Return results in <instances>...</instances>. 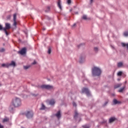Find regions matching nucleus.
<instances>
[{
  "mask_svg": "<svg viewBox=\"0 0 128 128\" xmlns=\"http://www.w3.org/2000/svg\"><path fill=\"white\" fill-rule=\"evenodd\" d=\"M102 74V70L98 67L92 68V76H100Z\"/></svg>",
  "mask_w": 128,
  "mask_h": 128,
  "instance_id": "1",
  "label": "nucleus"
},
{
  "mask_svg": "<svg viewBox=\"0 0 128 128\" xmlns=\"http://www.w3.org/2000/svg\"><path fill=\"white\" fill-rule=\"evenodd\" d=\"M12 104L14 108H18L22 106V100L20 98H16L12 102Z\"/></svg>",
  "mask_w": 128,
  "mask_h": 128,
  "instance_id": "2",
  "label": "nucleus"
},
{
  "mask_svg": "<svg viewBox=\"0 0 128 128\" xmlns=\"http://www.w3.org/2000/svg\"><path fill=\"white\" fill-rule=\"evenodd\" d=\"M40 88L45 90H54V86L50 85L43 84L40 86Z\"/></svg>",
  "mask_w": 128,
  "mask_h": 128,
  "instance_id": "3",
  "label": "nucleus"
},
{
  "mask_svg": "<svg viewBox=\"0 0 128 128\" xmlns=\"http://www.w3.org/2000/svg\"><path fill=\"white\" fill-rule=\"evenodd\" d=\"M27 118H32L34 116V112L32 111H28L25 113Z\"/></svg>",
  "mask_w": 128,
  "mask_h": 128,
  "instance_id": "4",
  "label": "nucleus"
},
{
  "mask_svg": "<svg viewBox=\"0 0 128 128\" xmlns=\"http://www.w3.org/2000/svg\"><path fill=\"white\" fill-rule=\"evenodd\" d=\"M13 26H14V28H16V24H18V23L16 22V14H14L13 15Z\"/></svg>",
  "mask_w": 128,
  "mask_h": 128,
  "instance_id": "5",
  "label": "nucleus"
},
{
  "mask_svg": "<svg viewBox=\"0 0 128 128\" xmlns=\"http://www.w3.org/2000/svg\"><path fill=\"white\" fill-rule=\"evenodd\" d=\"M82 92H85L87 96H90V90L88 88H83L82 89Z\"/></svg>",
  "mask_w": 128,
  "mask_h": 128,
  "instance_id": "6",
  "label": "nucleus"
},
{
  "mask_svg": "<svg viewBox=\"0 0 128 128\" xmlns=\"http://www.w3.org/2000/svg\"><path fill=\"white\" fill-rule=\"evenodd\" d=\"M18 54H20L22 56L26 54V48H23L20 51H18Z\"/></svg>",
  "mask_w": 128,
  "mask_h": 128,
  "instance_id": "7",
  "label": "nucleus"
},
{
  "mask_svg": "<svg viewBox=\"0 0 128 128\" xmlns=\"http://www.w3.org/2000/svg\"><path fill=\"white\" fill-rule=\"evenodd\" d=\"M10 23H6L5 24V28H4V30H10Z\"/></svg>",
  "mask_w": 128,
  "mask_h": 128,
  "instance_id": "8",
  "label": "nucleus"
},
{
  "mask_svg": "<svg viewBox=\"0 0 128 128\" xmlns=\"http://www.w3.org/2000/svg\"><path fill=\"white\" fill-rule=\"evenodd\" d=\"M56 116L58 118V120H60V117L62 116V114H60V111H58V112L55 114Z\"/></svg>",
  "mask_w": 128,
  "mask_h": 128,
  "instance_id": "9",
  "label": "nucleus"
},
{
  "mask_svg": "<svg viewBox=\"0 0 128 128\" xmlns=\"http://www.w3.org/2000/svg\"><path fill=\"white\" fill-rule=\"evenodd\" d=\"M56 104V102L54 101V100L52 99L49 100V104L50 106H54Z\"/></svg>",
  "mask_w": 128,
  "mask_h": 128,
  "instance_id": "10",
  "label": "nucleus"
},
{
  "mask_svg": "<svg viewBox=\"0 0 128 128\" xmlns=\"http://www.w3.org/2000/svg\"><path fill=\"white\" fill-rule=\"evenodd\" d=\"M14 105H11L9 108V110L10 112H14Z\"/></svg>",
  "mask_w": 128,
  "mask_h": 128,
  "instance_id": "11",
  "label": "nucleus"
},
{
  "mask_svg": "<svg viewBox=\"0 0 128 128\" xmlns=\"http://www.w3.org/2000/svg\"><path fill=\"white\" fill-rule=\"evenodd\" d=\"M62 2L60 0H58V6L59 8L60 9L62 10Z\"/></svg>",
  "mask_w": 128,
  "mask_h": 128,
  "instance_id": "12",
  "label": "nucleus"
},
{
  "mask_svg": "<svg viewBox=\"0 0 128 128\" xmlns=\"http://www.w3.org/2000/svg\"><path fill=\"white\" fill-rule=\"evenodd\" d=\"M2 68H10V65L8 63L7 64H2Z\"/></svg>",
  "mask_w": 128,
  "mask_h": 128,
  "instance_id": "13",
  "label": "nucleus"
},
{
  "mask_svg": "<svg viewBox=\"0 0 128 128\" xmlns=\"http://www.w3.org/2000/svg\"><path fill=\"white\" fill-rule=\"evenodd\" d=\"M121 44L123 48H126V46L127 50H128V44H125L124 42H122Z\"/></svg>",
  "mask_w": 128,
  "mask_h": 128,
  "instance_id": "14",
  "label": "nucleus"
},
{
  "mask_svg": "<svg viewBox=\"0 0 128 128\" xmlns=\"http://www.w3.org/2000/svg\"><path fill=\"white\" fill-rule=\"evenodd\" d=\"M9 66H16V62L12 61L10 64H8Z\"/></svg>",
  "mask_w": 128,
  "mask_h": 128,
  "instance_id": "15",
  "label": "nucleus"
},
{
  "mask_svg": "<svg viewBox=\"0 0 128 128\" xmlns=\"http://www.w3.org/2000/svg\"><path fill=\"white\" fill-rule=\"evenodd\" d=\"M124 63L122 62H118L117 64L118 68H122V66H123Z\"/></svg>",
  "mask_w": 128,
  "mask_h": 128,
  "instance_id": "16",
  "label": "nucleus"
},
{
  "mask_svg": "<svg viewBox=\"0 0 128 128\" xmlns=\"http://www.w3.org/2000/svg\"><path fill=\"white\" fill-rule=\"evenodd\" d=\"M113 104H120V102L119 101H118V100H116V99H114L113 100Z\"/></svg>",
  "mask_w": 128,
  "mask_h": 128,
  "instance_id": "17",
  "label": "nucleus"
},
{
  "mask_svg": "<svg viewBox=\"0 0 128 128\" xmlns=\"http://www.w3.org/2000/svg\"><path fill=\"white\" fill-rule=\"evenodd\" d=\"M120 86H122V84H117L114 86V88H118Z\"/></svg>",
  "mask_w": 128,
  "mask_h": 128,
  "instance_id": "18",
  "label": "nucleus"
},
{
  "mask_svg": "<svg viewBox=\"0 0 128 128\" xmlns=\"http://www.w3.org/2000/svg\"><path fill=\"white\" fill-rule=\"evenodd\" d=\"M114 120H116V118H112L109 120V122H110V124H112V122H114Z\"/></svg>",
  "mask_w": 128,
  "mask_h": 128,
  "instance_id": "19",
  "label": "nucleus"
},
{
  "mask_svg": "<svg viewBox=\"0 0 128 128\" xmlns=\"http://www.w3.org/2000/svg\"><path fill=\"white\" fill-rule=\"evenodd\" d=\"M10 120V119L8 118H4L2 120V122H6Z\"/></svg>",
  "mask_w": 128,
  "mask_h": 128,
  "instance_id": "20",
  "label": "nucleus"
},
{
  "mask_svg": "<svg viewBox=\"0 0 128 128\" xmlns=\"http://www.w3.org/2000/svg\"><path fill=\"white\" fill-rule=\"evenodd\" d=\"M124 88H126V86H124V87L120 88L118 90V92H124Z\"/></svg>",
  "mask_w": 128,
  "mask_h": 128,
  "instance_id": "21",
  "label": "nucleus"
},
{
  "mask_svg": "<svg viewBox=\"0 0 128 128\" xmlns=\"http://www.w3.org/2000/svg\"><path fill=\"white\" fill-rule=\"evenodd\" d=\"M84 58L81 57L80 58L79 62H80V64H82V62H84Z\"/></svg>",
  "mask_w": 128,
  "mask_h": 128,
  "instance_id": "22",
  "label": "nucleus"
},
{
  "mask_svg": "<svg viewBox=\"0 0 128 128\" xmlns=\"http://www.w3.org/2000/svg\"><path fill=\"white\" fill-rule=\"evenodd\" d=\"M40 110H46V106L44 104H42L41 108H40Z\"/></svg>",
  "mask_w": 128,
  "mask_h": 128,
  "instance_id": "23",
  "label": "nucleus"
},
{
  "mask_svg": "<svg viewBox=\"0 0 128 128\" xmlns=\"http://www.w3.org/2000/svg\"><path fill=\"white\" fill-rule=\"evenodd\" d=\"M98 50H99L98 48V47L94 48V52H98Z\"/></svg>",
  "mask_w": 128,
  "mask_h": 128,
  "instance_id": "24",
  "label": "nucleus"
},
{
  "mask_svg": "<svg viewBox=\"0 0 128 128\" xmlns=\"http://www.w3.org/2000/svg\"><path fill=\"white\" fill-rule=\"evenodd\" d=\"M6 52V49L4 48H0V52Z\"/></svg>",
  "mask_w": 128,
  "mask_h": 128,
  "instance_id": "25",
  "label": "nucleus"
},
{
  "mask_svg": "<svg viewBox=\"0 0 128 128\" xmlns=\"http://www.w3.org/2000/svg\"><path fill=\"white\" fill-rule=\"evenodd\" d=\"M78 112H76L75 115L74 116V118H75V120H76V118H78Z\"/></svg>",
  "mask_w": 128,
  "mask_h": 128,
  "instance_id": "26",
  "label": "nucleus"
},
{
  "mask_svg": "<svg viewBox=\"0 0 128 128\" xmlns=\"http://www.w3.org/2000/svg\"><path fill=\"white\" fill-rule=\"evenodd\" d=\"M82 18L83 20H88V16H86V15H84L82 17Z\"/></svg>",
  "mask_w": 128,
  "mask_h": 128,
  "instance_id": "27",
  "label": "nucleus"
},
{
  "mask_svg": "<svg viewBox=\"0 0 128 128\" xmlns=\"http://www.w3.org/2000/svg\"><path fill=\"white\" fill-rule=\"evenodd\" d=\"M24 70H28V68H30V66H24Z\"/></svg>",
  "mask_w": 128,
  "mask_h": 128,
  "instance_id": "28",
  "label": "nucleus"
},
{
  "mask_svg": "<svg viewBox=\"0 0 128 128\" xmlns=\"http://www.w3.org/2000/svg\"><path fill=\"white\" fill-rule=\"evenodd\" d=\"M122 71H120L118 73V76H122Z\"/></svg>",
  "mask_w": 128,
  "mask_h": 128,
  "instance_id": "29",
  "label": "nucleus"
},
{
  "mask_svg": "<svg viewBox=\"0 0 128 128\" xmlns=\"http://www.w3.org/2000/svg\"><path fill=\"white\" fill-rule=\"evenodd\" d=\"M83 128H90V126L88 125H84L82 126Z\"/></svg>",
  "mask_w": 128,
  "mask_h": 128,
  "instance_id": "30",
  "label": "nucleus"
},
{
  "mask_svg": "<svg viewBox=\"0 0 128 128\" xmlns=\"http://www.w3.org/2000/svg\"><path fill=\"white\" fill-rule=\"evenodd\" d=\"M4 32L6 36H8V31H6V30L4 29Z\"/></svg>",
  "mask_w": 128,
  "mask_h": 128,
  "instance_id": "31",
  "label": "nucleus"
},
{
  "mask_svg": "<svg viewBox=\"0 0 128 128\" xmlns=\"http://www.w3.org/2000/svg\"><path fill=\"white\" fill-rule=\"evenodd\" d=\"M124 36H128V32H124Z\"/></svg>",
  "mask_w": 128,
  "mask_h": 128,
  "instance_id": "32",
  "label": "nucleus"
},
{
  "mask_svg": "<svg viewBox=\"0 0 128 128\" xmlns=\"http://www.w3.org/2000/svg\"><path fill=\"white\" fill-rule=\"evenodd\" d=\"M67 4H72V0H67Z\"/></svg>",
  "mask_w": 128,
  "mask_h": 128,
  "instance_id": "33",
  "label": "nucleus"
},
{
  "mask_svg": "<svg viewBox=\"0 0 128 128\" xmlns=\"http://www.w3.org/2000/svg\"><path fill=\"white\" fill-rule=\"evenodd\" d=\"M48 52L49 54H50V52H52V50L50 48H48Z\"/></svg>",
  "mask_w": 128,
  "mask_h": 128,
  "instance_id": "34",
  "label": "nucleus"
},
{
  "mask_svg": "<svg viewBox=\"0 0 128 128\" xmlns=\"http://www.w3.org/2000/svg\"><path fill=\"white\" fill-rule=\"evenodd\" d=\"M4 28H2V26L0 24V30H4Z\"/></svg>",
  "mask_w": 128,
  "mask_h": 128,
  "instance_id": "35",
  "label": "nucleus"
},
{
  "mask_svg": "<svg viewBox=\"0 0 128 128\" xmlns=\"http://www.w3.org/2000/svg\"><path fill=\"white\" fill-rule=\"evenodd\" d=\"M32 96H38V94H32Z\"/></svg>",
  "mask_w": 128,
  "mask_h": 128,
  "instance_id": "36",
  "label": "nucleus"
},
{
  "mask_svg": "<svg viewBox=\"0 0 128 128\" xmlns=\"http://www.w3.org/2000/svg\"><path fill=\"white\" fill-rule=\"evenodd\" d=\"M10 18H12V16L10 15H8L7 16V20H10Z\"/></svg>",
  "mask_w": 128,
  "mask_h": 128,
  "instance_id": "37",
  "label": "nucleus"
},
{
  "mask_svg": "<svg viewBox=\"0 0 128 128\" xmlns=\"http://www.w3.org/2000/svg\"><path fill=\"white\" fill-rule=\"evenodd\" d=\"M107 104H108V101H106V102H104V106H106Z\"/></svg>",
  "mask_w": 128,
  "mask_h": 128,
  "instance_id": "38",
  "label": "nucleus"
},
{
  "mask_svg": "<svg viewBox=\"0 0 128 128\" xmlns=\"http://www.w3.org/2000/svg\"><path fill=\"white\" fill-rule=\"evenodd\" d=\"M72 104L74 106H76V102H74L72 103Z\"/></svg>",
  "mask_w": 128,
  "mask_h": 128,
  "instance_id": "39",
  "label": "nucleus"
},
{
  "mask_svg": "<svg viewBox=\"0 0 128 128\" xmlns=\"http://www.w3.org/2000/svg\"><path fill=\"white\" fill-rule=\"evenodd\" d=\"M36 60H34V62L32 63V64H36Z\"/></svg>",
  "mask_w": 128,
  "mask_h": 128,
  "instance_id": "40",
  "label": "nucleus"
},
{
  "mask_svg": "<svg viewBox=\"0 0 128 128\" xmlns=\"http://www.w3.org/2000/svg\"><path fill=\"white\" fill-rule=\"evenodd\" d=\"M0 128H4V126L2 125L1 124H0Z\"/></svg>",
  "mask_w": 128,
  "mask_h": 128,
  "instance_id": "41",
  "label": "nucleus"
},
{
  "mask_svg": "<svg viewBox=\"0 0 128 128\" xmlns=\"http://www.w3.org/2000/svg\"><path fill=\"white\" fill-rule=\"evenodd\" d=\"M111 48H112V50H114V46H111Z\"/></svg>",
  "mask_w": 128,
  "mask_h": 128,
  "instance_id": "42",
  "label": "nucleus"
},
{
  "mask_svg": "<svg viewBox=\"0 0 128 128\" xmlns=\"http://www.w3.org/2000/svg\"><path fill=\"white\" fill-rule=\"evenodd\" d=\"M82 46V44H80V45H78V48H80Z\"/></svg>",
  "mask_w": 128,
  "mask_h": 128,
  "instance_id": "43",
  "label": "nucleus"
},
{
  "mask_svg": "<svg viewBox=\"0 0 128 128\" xmlns=\"http://www.w3.org/2000/svg\"><path fill=\"white\" fill-rule=\"evenodd\" d=\"M76 26V24H74L73 25H72V27L74 28V26Z\"/></svg>",
  "mask_w": 128,
  "mask_h": 128,
  "instance_id": "44",
  "label": "nucleus"
},
{
  "mask_svg": "<svg viewBox=\"0 0 128 128\" xmlns=\"http://www.w3.org/2000/svg\"><path fill=\"white\" fill-rule=\"evenodd\" d=\"M93 0H90V4H92V2Z\"/></svg>",
  "mask_w": 128,
  "mask_h": 128,
  "instance_id": "45",
  "label": "nucleus"
},
{
  "mask_svg": "<svg viewBox=\"0 0 128 128\" xmlns=\"http://www.w3.org/2000/svg\"><path fill=\"white\" fill-rule=\"evenodd\" d=\"M47 9L49 10H50V7H48V8H47Z\"/></svg>",
  "mask_w": 128,
  "mask_h": 128,
  "instance_id": "46",
  "label": "nucleus"
},
{
  "mask_svg": "<svg viewBox=\"0 0 128 128\" xmlns=\"http://www.w3.org/2000/svg\"><path fill=\"white\" fill-rule=\"evenodd\" d=\"M75 14H78V12H76Z\"/></svg>",
  "mask_w": 128,
  "mask_h": 128,
  "instance_id": "47",
  "label": "nucleus"
},
{
  "mask_svg": "<svg viewBox=\"0 0 128 128\" xmlns=\"http://www.w3.org/2000/svg\"><path fill=\"white\" fill-rule=\"evenodd\" d=\"M43 30H46V28H44Z\"/></svg>",
  "mask_w": 128,
  "mask_h": 128,
  "instance_id": "48",
  "label": "nucleus"
},
{
  "mask_svg": "<svg viewBox=\"0 0 128 128\" xmlns=\"http://www.w3.org/2000/svg\"><path fill=\"white\" fill-rule=\"evenodd\" d=\"M26 34H28V32H25Z\"/></svg>",
  "mask_w": 128,
  "mask_h": 128,
  "instance_id": "49",
  "label": "nucleus"
},
{
  "mask_svg": "<svg viewBox=\"0 0 128 128\" xmlns=\"http://www.w3.org/2000/svg\"><path fill=\"white\" fill-rule=\"evenodd\" d=\"M118 80H120V79H118Z\"/></svg>",
  "mask_w": 128,
  "mask_h": 128,
  "instance_id": "50",
  "label": "nucleus"
}]
</instances>
